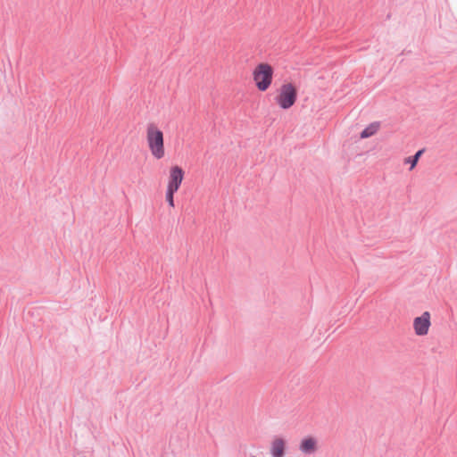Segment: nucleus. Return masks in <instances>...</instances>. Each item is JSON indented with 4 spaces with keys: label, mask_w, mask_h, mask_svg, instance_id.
<instances>
[{
    "label": "nucleus",
    "mask_w": 457,
    "mask_h": 457,
    "mask_svg": "<svg viewBox=\"0 0 457 457\" xmlns=\"http://www.w3.org/2000/svg\"><path fill=\"white\" fill-rule=\"evenodd\" d=\"M145 140L147 148L154 159L161 160L165 157L164 134L157 124H147L145 128Z\"/></svg>",
    "instance_id": "obj_1"
},
{
    "label": "nucleus",
    "mask_w": 457,
    "mask_h": 457,
    "mask_svg": "<svg viewBox=\"0 0 457 457\" xmlns=\"http://www.w3.org/2000/svg\"><path fill=\"white\" fill-rule=\"evenodd\" d=\"M274 69L268 62L257 63L252 71V79L260 92L267 91L273 82Z\"/></svg>",
    "instance_id": "obj_2"
},
{
    "label": "nucleus",
    "mask_w": 457,
    "mask_h": 457,
    "mask_svg": "<svg viewBox=\"0 0 457 457\" xmlns=\"http://www.w3.org/2000/svg\"><path fill=\"white\" fill-rule=\"evenodd\" d=\"M297 87L292 82L283 83L275 96L276 104L283 110L291 108L297 100Z\"/></svg>",
    "instance_id": "obj_3"
},
{
    "label": "nucleus",
    "mask_w": 457,
    "mask_h": 457,
    "mask_svg": "<svg viewBox=\"0 0 457 457\" xmlns=\"http://www.w3.org/2000/svg\"><path fill=\"white\" fill-rule=\"evenodd\" d=\"M431 326V314L424 312L420 316L413 320V330L416 336L424 337L428 334Z\"/></svg>",
    "instance_id": "obj_4"
},
{
    "label": "nucleus",
    "mask_w": 457,
    "mask_h": 457,
    "mask_svg": "<svg viewBox=\"0 0 457 457\" xmlns=\"http://www.w3.org/2000/svg\"><path fill=\"white\" fill-rule=\"evenodd\" d=\"M185 172L181 167L179 165H174L170 167L169 171V179L167 183L166 189L178 191L182 184L184 179Z\"/></svg>",
    "instance_id": "obj_5"
},
{
    "label": "nucleus",
    "mask_w": 457,
    "mask_h": 457,
    "mask_svg": "<svg viewBox=\"0 0 457 457\" xmlns=\"http://www.w3.org/2000/svg\"><path fill=\"white\" fill-rule=\"evenodd\" d=\"M317 439L312 436L304 437L299 445V448L302 453L306 454H311L316 452L317 450Z\"/></svg>",
    "instance_id": "obj_6"
},
{
    "label": "nucleus",
    "mask_w": 457,
    "mask_h": 457,
    "mask_svg": "<svg viewBox=\"0 0 457 457\" xmlns=\"http://www.w3.org/2000/svg\"><path fill=\"white\" fill-rule=\"evenodd\" d=\"M286 442L280 437L275 438L271 443L270 452L273 457H283Z\"/></svg>",
    "instance_id": "obj_7"
},
{
    "label": "nucleus",
    "mask_w": 457,
    "mask_h": 457,
    "mask_svg": "<svg viewBox=\"0 0 457 457\" xmlns=\"http://www.w3.org/2000/svg\"><path fill=\"white\" fill-rule=\"evenodd\" d=\"M379 129V123L373 122L367 126L361 133V138H368L375 135Z\"/></svg>",
    "instance_id": "obj_8"
},
{
    "label": "nucleus",
    "mask_w": 457,
    "mask_h": 457,
    "mask_svg": "<svg viewBox=\"0 0 457 457\" xmlns=\"http://www.w3.org/2000/svg\"><path fill=\"white\" fill-rule=\"evenodd\" d=\"M176 191L166 189V201L168 202L170 207L174 208V195Z\"/></svg>",
    "instance_id": "obj_9"
},
{
    "label": "nucleus",
    "mask_w": 457,
    "mask_h": 457,
    "mask_svg": "<svg viewBox=\"0 0 457 457\" xmlns=\"http://www.w3.org/2000/svg\"><path fill=\"white\" fill-rule=\"evenodd\" d=\"M404 163L411 165L410 170L414 169L415 166L417 165V162H415V160L412 159V156L405 158Z\"/></svg>",
    "instance_id": "obj_10"
},
{
    "label": "nucleus",
    "mask_w": 457,
    "mask_h": 457,
    "mask_svg": "<svg viewBox=\"0 0 457 457\" xmlns=\"http://www.w3.org/2000/svg\"><path fill=\"white\" fill-rule=\"evenodd\" d=\"M423 154V150H420L418 151L414 156H412V159L415 160L416 162H418L420 157L421 156V154Z\"/></svg>",
    "instance_id": "obj_11"
}]
</instances>
